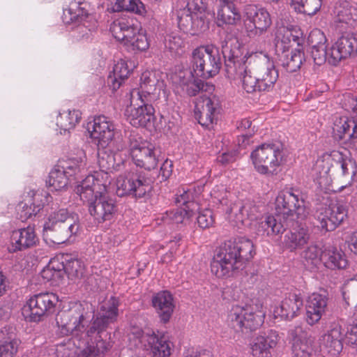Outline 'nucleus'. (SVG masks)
Masks as SVG:
<instances>
[{"label":"nucleus","instance_id":"f257e3e1","mask_svg":"<svg viewBox=\"0 0 357 357\" xmlns=\"http://www.w3.org/2000/svg\"><path fill=\"white\" fill-rule=\"evenodd\" d=\"M221 47L227 73L229 76H238L247 93L270 91L274 88L278 71L266 54L252 53L241 61L231 54L227 41L222 42Z\"/></svg>","mask_w":357,"mask_h":357},{"label":"nucleus","instance_id":"f03ea898","mask_svg":"<svg viewBox=\"0 0 357 357\" xmlns=\"http://www.w3.org/2000/svg\"><path fill=\"white\" fill-rule=\"evenodd\" d=\"M255 254L250 239L239 236L229 240L216 250L211 264V272L218 278L233 276L244 268Z\"/></svg>","mask_w":357,"mask_h":357},{"label":"nucleus","instance_id":"7ed1b4c3","mask_svg":"<svg viewBox=\"0 0 357 357\" xmlns=\"http://www.w3.org/2000/svg\"><path fill=\"white\" fill-rule=\"evenodd\" d=\"M119 303L115 297H111L103 303L96 315H93L86 328L85 336L91 342L84 349L86 357H98L105 355L112 347L109 342L103 340L102 335L117 320Z\"/></svg>","mask_w":357,"mask_h":357},{"label":"nucleus","instance_id":"20e7f679","mask_svg":"<svg viewBox=\"0 0 357 357\" xmlns=\"http://www.w3.org/2000/svg\"><path fill=\"white\" fill-rule=\"evenodd\" d=\"M107 181L100 183L94 176H87L77 187V193L87 202L89 211L98 223L110 221L116 211L115 202L105 195Z\"/></svg>","mask_w":357,"mask_h":357},{"label":"nucleus","instance_id":"39448f33","mask_svg":"<svg viewBox=\"0 0 357 357\" xmlns=\"http://www.w3.org/2000/svg\"><path fill=\"white\" fill-rule=\"evenodd\" d=\"M203 0H178L176 12L179 28L187 33L198 35L208 29Z\"/></svg>","mask_w":357,"mask_h":357},{"label":"nucleus","instance_id":"423d86ee","mask_svg":"<svg viewBox=\"0 0 357 357\" xmlns=\"http://www.w3.org/2000/svg\"><path fill=\"white\" fill-rule=\"evenodd\" d=\"M94 307L86 302L76 304L68 311L59 313L56 316V324L63 335H72L82 339L85 335L86 330L84 320L94 314Z\"/></svg>","mask_w":357,"mask_h":357},{"label":"nucleus","instance_id":"0eeeda50","mask_svg":"<svg viewBox=\"0 0 357 357\" xmlns=\"http://www.w3.org/2000/svg\"><path fill=\"white\" fill-rule=\"evenodd\" d=\"M265 312L263 304L258 300H252L251 303L241 306L234 305L228 315L231 326L236 331H255L264 323Z\"/></svg>","mask_w":357,"mask_h":357},{"label":"nucleus","instance_id":"6e6552de","mask_svg":"<svg viewBox=\"0 0 357 357\" xmlns=\"http://www.w3.org/2000/svg\"><path fill=\"white\" fill-rule=\"evenodd\" d=\"M243 13L245 21L252 24L246 26L248 36L259 42L261 47L264 48L270 45L268 33L272 24V20L268 10L254 4H248L244 6Z\"/></svg>","mask_w":357,"mask_h":357},{"label":"nucleus","instance_id":"1a4fd4ad","mask_svg":"<svg viewBox=\"0 0 357 357\" xmlns=\"http://www.w3.org/2000/svg\"><path fill=\"white\" fill-rule=\"evenodd\" d=\"M192 66L197 77L208 79L216 75L222 67V59L217 47L202 45L192 53Z\"/></svg>","mask_w":357,"mask_h":357},{"label":"nucleus","instance_id":"9d476101","mask_svg":"<svg viewBox=\"0 0 357 357\" xmlns=\"http://www.w3.org/2000/svg\"><path fill=\"white\" fill-rule=\"evenodd\" d=\"M283 158L282 144L279 142L263 144L251 153L252 163L261 174L273 176L277 174Z\"/></svg>","mask_w":357,"mask_h":357},{"label":"nucleus","instance_id":"9b49d317","mask_svg":"<svg viewBox=\"0 0 357 357\" xmlns=\"http://www.w3.org/2000/svg\"><path fill=\"white\" fill-rule=\"evenodd\" d=\"M115 126L105 116L94 118L91 135L97 141L99 149L108 148L112 151H123L126 149V144L120 138H116Z\"/></svg>","mask_w":357,"mask_h":357},{"label":"nucleus","instance_id":"f8f14e48","mask_svg":"<svg viewBox=\"0 0 357 357\" xmlns=\"http://www.w3.org/2000/svg\"><path fill=\"white\" fill-rule=\"evenodd\" d=\"M275 206L279 213L287 216L296 215L300 220H304L309 213L303 194L293 188L281 191L276 197Z\"/></svg>","mask_w":357,"mask_h":357},{"label":"nucleus","instance_id":"ddd939ff","mask_svg":"<svg viewBox=\"0 0 357 357\" xmlns=\"http://www.w3.org/2000/svg\"><path fill=\"white\" fill-rule=\"evenodd\" d=\"M129 151L137 166L148 170L157 167L159 151L152 144L142 142L141 138L134 133L129 136Z\"/></svg>","mask_w":357,"mask_h":357},{"label":"nucleus","instance_id":"4468645a","mask_svg":"<svg viewBox=\"0 0 357 357\" xmlns=\"http://www.w3.org/2000/svg\"><path fill=\"white\" fill-rule=\"evenodd\" d=\"M58 302V297L52 293H41L31 296L22 308L24 319L38 321L41 317L52 312Z\"/></svg>","mask_w":357,"mask_h":357},{"label":"nucleus","instance_id":"2eb2a0df","mask_svg":"<svg viewBox=\"0 0 357 357\" xmlns=\"http://www.w3.org/2000/svg\"><path fill=\"white\" fill-rule=\"evenodd\" d=\"M151 181L139 174H132L127 176H119L116 181V194L119 197L130 195L141 198L151 191Z\"/></svg>","mask_w":357,"mask_h":357},{"label":"nucleus","instance_id":"dca6fc26","mask_svg":"<svg viewBox=\"0 0 357 357\" xmlns=\"http://www.w3.org/2000/svg\"><path fill=\"white\" fill-rule=\"evenodd\" d=\"M140 104L137 106L132 103L128 106L125 110L127 121L135 127H146L154 120L155 109L152 105L148 103L147 100L142 98L139 92L137 93Z\"/></svg>","mask_w":357,"mask_h":357},{"label":"nucleus","instance_id":"f3484780","mask_svg":"<svg viewBox=\"0 0 357 357\" xmlns=\"http://www.w3.org/2000/svg\"><path fill=\"white\" fill-rule=\"evenodd\" d=\"M140 342L152 357H169L172 354V343L164 335L155 334L153 331L143 333Z\"/></svg>","mask_w":357,"mask_h":357},{"label":"nucleus","instance_id":"a211bd4d","mask_svg":"<svg viewBox=\"0 0 357 357\" xmlns=\"http://www.w3.org/2000/svg\"><path fill=\"white\" fill-rule=\"evenodd\" d=\"M292 339V351L295 357H310L313 351L314 338L301 326L289 332Z\"/></svg>","mask_w":357,"mask_h":357},{"label":"nucleus","instance_id":"6ab92c4d","mask_svg":"<svg viewBox=\"0 0 357 357\" xmlns=\"http://www.w3.org/2000/svg\"><path fill=\"white\" fill-rule=\"evenodd\" d=\"M357 52V38L356 35L347 34L341 36L331 47L328 63L336 66L342 59Z\"/></svg>","mask_w":357,"mask_h":357},{"label":"nucleus","instance_id":"aec40b11","mask_svg":"<svg viewBox=\"0 0 357 357\" xmlns=\"http://www.w3.org/2000/svg\"><path fill=\"white\" fill-rule=\"evenodd\" d=\"M344 337L342 326L337 323H333L329 330L321 338V347L324 354L328 357L338 355L342 350Z\"/></svg>","mask_w":357,"mask_h":357},{"label":"nucleus","instance_id":"412c9836","mask_svg":"<svg viewBox=\"0 0 357 357\" xmlns=\"http://www.w3.org/2000/svg\"><path fill=\"white\" fill-rule=\"evenodd\" d=\"M118 152L112 151L108 148H98V164L101 173L98 174L96 178L100 180V176H101L102 179L105 177L104 182L107 181V184L110 183L109 174L119 170L121 166L123 164V160L119 158L120 155Z\"/></svg>","mask_w":357,"mask_h":357},{"label":"nucleus","instance_id":"4be33fe9","mask_svg":"<svg viewBox=\"0 0 357 357\" xmlns=\"http://www.w3.org/2000/svg\"><path fill=\"white\" fill-rule=\"evenodd\" d=\"M80 225L77 215L57 224L55 228L45 235L54 243L61 244L66 242L73 235L77 234L79 230Z\"/></svg>","mask_w":357,"mask_h":357},{"label":"nucleus","instance_id":"5701e85b","mask_svg":"<svg viewBox=\"0 0 357 357\" xmlns=\"http://www.w3.org/2000/svg\"><path fill=\"white\" fill-rule=\"evenodd\" d=\"M238 0H219L217 10L216 24L218 27L225 25L235 26L241 21V14L235 3Z\"/></svg>","mask_w":357,"mask_h":357},{"label":"nucleus","instance_id":"b1692460","mask_svg":"<svg viewBox=\"0 0 357 357\" xmlns=\"http://www.w3.org/2000/svg\"><path fill=\"white\" fill-rule=\"evenodd\" d=\"M173 79L174 82L190 96H195L199 91L204 90V82L195 75L193 70H181L174 76Z\"/></svg>","mask_w":357,"mask_h":357},{"label":"nucleus","instance_id":"393cba45","mask_svg":"<svg viewBox=\"0 0 357 357\" xmlns=\"http://www.w3.org/2000/svg\"><path fill=\"white\" fill-rule=\"evenodd\" d=\"M151 303L160 321L167 323L175 307L173 296L168 291H161L153 295Z\"/></svg>","mask_w":357,"mask_h":357},{"label":"nucleus","instance_id":"a878e982","mask_svg":"<svg viewBox=\"0 0 357 357\" xmlns=\"http://www.w3.org/2000/svg\"><path fill=\"white\" fill-rule=\"evenodd\" d=\"M218 108L219 102L215 96L205 97L196 104L195 114L202 126L208 127L213 123Z\"/></svg>","mask_w":357,"mask_h":357},{"label":"nucleus","instance_id":"bb28decb","mask_svg":"<svg viewBox=\"0 0 357 357\" xmlns=\"http://www.w3.org/2000/svg\"><path fill=\"white\" fill-rule=\"evenodd\" d=\"M310 239L308 227L300 225L294 227L284 236V247L290 252L303 249Z\"/></svg>","mask_w":357,"mask_h":357},{"label":"nucleus","instance_id":"cd10ccee","mask_svg":"<svg viewBox=\"0 0 357 357\" xmlns=\"http://www.w3.org/2000/svg\"><path fill=\"white\" fill-rule=\"evenodd\" d=\"M328 305L326 294L313 293L309 296L306 306V320L310 325L317 323L326 312Z\"/></svg>","mask_w":357,"mask_h":357},{"label":"nucleus","instance_id":"c85d7f7f","mask_svg":"<svg viewBox=\"0 0 357 357\" xmlns=\"http://www.w3.org/2000/svg\"><path fill=\"white\" fill-rule=\"evenodd\" d=\"M303 305L302 298L296 294H289L273 310L275 318L290 320L297 317Z\"/></svg>","mask_w":357,"mask_h":357},{"label":"nucleus","instance_id":"c756f323","mask_svg":"<svg viewBox=\"0 0 357 357\" xmlns=\"http://www.w3.org/2000/svg\"><path fill=\"white\" fill-rule=\"evenodd\" d=\"M349 0L338 1L333 9L335 15V22L337 26L346 29L344 24L349 26L354 25L357 20V10L350 5Z\"/></svg>","mask_w":357,"mask_h":357},{"label":"nucleus","instance_id":"7c9ffc66","mask_svg":"<svg viewBox=\"0 0 357 357\" xmlns=\"http://www.w3.org/2000/svg\"><path fill=\"white\" fill-rule=\"evenodd\" d=\"M139 31V29L132 23V20L129 21L126 19L115 20L110 26L113 36L125 45H128Z\"/></svg>","mask_w":357,"mask_h":357},{"label":"nucleus","instance_id":"2f4dec72","mask_svg":"<svg viewBox=\"0 0 357 357\" xmlns=\"http://www.w3.org/2000/svg\"><path fill=\"white\" fill-rule=\"evenodd\" d=\"M278 341V335L271 331L266 336L257 337L251 344L253 357H271V349Z\"/></svg>","mask_w":357,"mask_h":357},{"label":"nucleus","instance_id":"473e14b6","mask_svg":"<svg viewBox=\"0 0 357 357\" xmlns=\"http://www.w3.org/2000/svg\"><path fill=\"white\" fill-rule=\"evenodd\" d=\"M11 238L13 252L33 248L39 241L34 229L30 226L13 231Z\"/></svg>","mask_w":357,"mask_h":357},{"label":"nucleus","instance_id":"72a5a7b5","mask_svg":"<svg viewBox=\"0 0 357 357\" xmlns=\"http://www.w3.org/2000/svg\"><path fill=\"white\" fill-rule=\"evenodd\" d=\"M256 233L259 236H269L282 234L285 227L280 216L268 215L257 221L255 225Z\"/></svg>","mask_w":357,"mask_h":357},{"label":"nucleus","instance_id":"f704fd0d","mask_svg":"<svg viewBox=\"0 0 357 357\" xmlns=\"http://www.w3.org/2000/svg\"><path fill=\"white\" fill-rule=\"evenodd\" d=\"M322 263L331 270L344 269L348 266L346 255L341 249L334 246L324 248L322 253Z\"/></svg>","mask_w":357,"mask_h":357},{"label":"nucleus","instance_id":"c9c22d12","mask_svg":"<svg viewBox=\"0 0 357 357\" xmlns=\"http://www.w3.org/2000/svg\"><path fill=\"white\" fill-rule=\"evenodd\" d=\"M19 340L11 328H3L0 331V357H13L17 353Z\"/></svg>","mask_w":357,"mask_h":357},{"label":"nucleus","instance_id":"e433bc0d","mask_svg":"<svg viewBox=\"0 0 357 357\" xmlns=\"http://www.w3.org/2000/svg\"><path fill=\"white\" fill-rule=\"evenodd\" d=\"M278 54L280 65L289 73H294L300 69L305 61L304 52L301 50L286 51Z\"/></svg>","mask_w":357,"mask_h":357},{"label":"nucleus","instance_id":"4c0bfd02","mask_svg":"<svg viewBox=\"0 0 357 357\" xmlns=\"http://www.w3.org/2000/svg\"><path fill=\"white\" fill-rule=\"evenodd\" d=\"M132 64L123 59H120L114 65L113 75L108 77V84L113 91H116L121 86L122 82L128 79L131 72Z\"/></svg>","mask_w":357,"mask_h":357},{"label":"nucleus","instance_id":"58836bf2","mask_svg":"<svg viewBox=\"0 0 357 357\" xmlns=\"http://www.w3.org/2000/svg\"><path fill=\"white\" fill-rule=\"evenodd\" d=\"M160 86L159 79L155 76V73L151 71L144 72L140 77V87L139 89H134L131 93L132 100H133L134 93L142 95V98L144 97L146 98V94L150 96L154 94L158 89ZM133 100H132V102Z\"/></svg>","mask_w":357,"mask_h":357},{"label":"nucleus","instance_id":"ea45409f","mask_svg":"<svg viewBox=\"0 0 357 357\" xmlns=\"http://www.w3.org/2000/svg\"><path fill=\"white\" fill-rule=\"evenodd\" d=\"M40 197V195L31 192V199L29 203H20L18 206L20 218L22 221H25L32 216L36 215L43 208V205L38 203Z\"/></svg>","mask_w":357,"mask_h":357},{"label":"nucleus","instance_id":"a19ab883","mask_svg":"<svg viewBox=\"0 0 357 357\" xmlns=\"http://www.w3.org/2000/svg\"><path fill=\"white\" fill-rule=\"evenodd\" d=\"M81 119L79 110H68L59 113L56 119V125L64 132L73 129Z\"/></svg>","mask_w":357,"mask_h":357},{"label":"nucleus","instance_id":"79ce46f5","mask_svg":"<svg viewBox=\"0 0 357 357\" xmlns=\"http://www.w3.org/2000/svg\"><path fill=\"white\" fill-rule=\"evenodd\" d=\"M58 165L64 170L68 176H76L86 172V157L83 155L79 158H69L66 160L60 161Z\"/></svg>","mask_w":357,"mask_h":357},{"label":"nucleus","instance_id":"37998d69","mask_svg":"<svg viewBox=\"0 0 357 357\" xmlns=\"http://www.w3.org/2000/svg\"><path fill=\"white\" fill-rule=\"evenodd\" d=\"M68 175L64 170L57 165L50 172L48 179L46 183L51 190H61L67 186L68 183Z\"/></svg>","mask_w":357,"mask_h":357},{"label":"nucleus","instance_id":"c03bdc74","mask_svg":"<svg viewBox=\"0 0 357 357\" xmlns=\"http://www.w3.org/2000/svg\"><path fill=\"white\" fill-rule=\"evenodd\" d=\"M354 120L347 116L336 117L333 122V137L337 141H341L349 137Z\"/></svg>","mask_w":357,"mask_h":357},{"label":"nucleus","instance_id":"a18cd8bd","mask_svg":"<svg viewBox=\"0 0 357 357\" xmlns=\"http://www.w3.org/2000/svg\"><path fill=\"white\" fill-rule=\"evenodd\" d=\"M294 36L285 26L279 27L275 32V46L278 54L289 51L291 46V38Z\"/></svg>","mask_w":357,"mask_h":357},{"label":"nucleus","instance_id":"49530a36","mask_svg":"<svg viewBox=\"0 0 357 357\" xmlns=\"http://www.w3.org/2000/svg\"><path fill=\"white\" fill-rule=\"evenodd\" d=\"M82 3V0L71 2L70 8L64 10L63 20L66 22H82L86 19L87 12L79 7Z\"/></svg>","mask_w":357,"mask_h":357},{"label":"nucleus","instance_id":"de8ad7c7","mask_svg":"<svg viewBox=\"0 0 357 357\" xmlns=\"http://www.w3.org/2000/svg\"><path fill=\"white\" fill-rule=\"evenodd\" d=\"M321 0H291L295 10L308 15H313L321 8Z\"/></svg>","mask_w":357,"mask_h":357},{"label":"nucleus","instance_id":"09e8293b","mask_svg":"<svg viewBox=\"0 0 357 357\" xmlns=\"http://www.w3.org/2000/svg\"><path fill=\"white\" fill-rule=\"evenodd\" d=\"M229 193L226 190L224 186H216L211 192V196L214 199V202L220 204L222 207V211L227 214L233 213V204L229 200Z\"/></svg>","mask_w":357,"mask_h":357},{"label":"nucleus","instance_id":"8fccbe9b","mask_svg":"<svg viewBox=\"0 0 357 357\" xmlns=\"http://www.w3.org/2000/svg\"><path fill=\"white\" fill-rule=\"evenodd\" d=\"M75 214L69 213L66 208H60L52 212L48 218V221L46 222L44 225V234L55 228L57 224H60L66 221V220L73 216Z\"/></svg>","mask_w":357,"mask_h":357},{"label":"nucleus","instance_id":"3c124183","mask_svg":"<svg viewBox=\"0 0 357 357\" xmlns=\"http://www.w3.org/2000/svg\"><path fill=\"white\" fill-rule=\"evenodd\" d=\"M113 10L115 12L130 11L140 15L145 13L144 6L140 0H116Z\"/></svg>","mask_w":357,"mask_h":357},{"label":"nucleus","instance_id":"603ef678","mask_svg":"<svg viewBox=\"0 0 357 357\" xmlns=\"http://www.w3.org/2000/svg\"><path fill=\"white\" fill-rule=\"evenodd\" d=\"M326 208L331 216V218L332 219V222H333L335 228L336 229L347 217V207L343 203L336 202L331 203Z\"/></svg>","mask_w":357,"mask_h":357},{"label":"nucleus","instance_id":"864d4df0","mask_svg":"<svg viewBox=\"0 0 357 357\" xmlns=\"http://www.w3.org/2000/svg\"><path fill=\"white\" fill-rule=\"evenodd\" d=\"M233 207V213L236 214L237 220L241 222H244L245 219L253 220L257 217L258 209L251 203H246L243 205L234 204Z\"/></svg>","mask_w":357,"mask_h":357},{"label":"nucleus","instance_id":"5fc2aeb1","mask_svg":"<svg viewBox=\"0 0 357 357\" xmlns=\"http://www.w3.org/2000/svg\"><path fill=\"white\" fill-rule=\"evenodd\" d=\"M61 270H64L70 279L80 278L84 273L83 263L77 259L68 260L65 265L59 264Z\"/></svg>","mask_w":357,"mask_h":357},{"label":"nucleus","instance_id":"6e6d98bb","mask_svg":"<svg viewBox=\"0 0 357 357\" xmlns=\"http://www.w3.org/2000/svg\"><path fill=\"white\" fill-rule=\"evenodd\" d=\"M326 207L317 210L314 214L317 227L324 231H331L335 229L333 222Z\"/></svg>","mask_w":357,"mask_h":357},{"label":"nucleus","instance_id":"4d7b16f0","mask_svg":"<svg viewBox=\"0 0 357 357\" xmlns=\"http://www.w3.org/2000/svg\"><path fill=\"white\" fill-rule=\"evenodd\" d=\"M185 43L181 36L172 33L167 35L165 40V46L170 52L177 54H181L183 52Z\"/></svg>","mask_w":357,"mask_h":357},{"label":"nucleus","instance_id":"13d9d810","mask_svg":"<svg viewBox=\"0 0 357 357\" xmlns=\"http://www.w3.org/2000/svg\"><path fill=\"white\" fill-rule=\"evenodd\" d=\"M189 218V213L186 208H178L167 211L162 215V220L167 224H181Z\"/></svg>","mask_w":357,"mask_h":357},{"label":"nucleus","instance_id":"bf43d9fd","mask_svg":"<svg viewBox=\"0 0 357 357\" xmlns=\"http://www.w3.org/2000/svg\"><path fill=\"white\" fill-rule=\"evenodd\" d=\"M323 250L317 245H311L303 252L302 257L307 263L316 266L322 262Z\"/></svg>","mask_w":357,"mask_h":357},{"label":"nucleus","instance_id":"052dcab7","mask_svg":"<svg viewBox=\"0 0 357 357\" xmlns=\"http://www.w3.org/2000/svg\"><path fill=\"white\" fill-rule=\"evenodd\" d=\"M342 296L348 304L350 301H357V279L352 278L344 284Z\"/></svg>","mask_w":357,"mask_h":357},{"label":"nucleus","instance_id":"680f3d73","mask_svg":"<svg viewBox=\"0 0 357 357\" xmlns=\"http://www.w3.org/2000/svg\"><path fill=\"white\" fill-rule=\"evenodd\" d=\"M198 226L202 229H208L213 226L215 218L213 211L209 208L202 209L197 217Z\"/></svg>","mask_w":357,"mask_h":357},{"label":"nucleus","instance_id":"e2e57ef3","mask_svg":"<svg viewBox=\"0 0 357 357\" xmlns=\"http://www.w3.org/2000/svg\"><path fill=\"white\" fill-rule=\"evenodd\" d=\"M149 40L146 34L142 30H139L128 46L132 47L133 50L145 51L149 47Z\"/></svg>","mask_w":357,"mask_h":357},{"label":"nucleus","instance_id":"0e129e2a","mask_svg":"<svg viewBox=\"0 0 357 357\" xmlns=\"http://www.w3.org/2000/svg\"><path fill=\"white\" fill-rule=\"evenodd\" d=\"M337 158V161L336 162L337 167H340L343 176H353L355 173V162L351 159L344 158L343 156L337 153L334 155Z\"/></svg>","mask_w":357,"mask_h":357},{"label":"nucleus","instance_id":"69168bd1","mask_svg":"<svg viewBox=\"0 0 357 357\" xmlns=\"http://www.w3.org/2000/svg\"><path fill=\"white\" fill-rule=\"evenodd\" d=\"M327 39L324 32L319 29H314L310 32L307 38V42L311 49L326 47Z\"/></svg>","mask_w":357,"mask_h":357},{"label":"nucleus","instance_id":"338daca9","mask_svg":"<svg viewBox=\"0 0 357 357\" xmlns=\"http://www.w3.org/2000/svg\"><path fill=\"white\" fill-rule=\"evenodd\" d=\"M330 52H326V47H320L319 48L311 49V56L315 64L321 66L324 64L326 60H328Z\"/></svg>","mask_w":357,"mask_h":357},{"label":"nucleus","instance_id":"774afa93","mask_svg":"<svg viewBox=\"0 0 357 357\" xmlns=\"http://www.w3.org/2000/svg\"><path fill=\"white\" fill-rule=\"evenodd\" d=\"M58 357H73L75 354V347L70 341L66 343H61L57 345L56 349Z\"/></svg>","mask_w":357,"mask_h":357}]
</instances>
